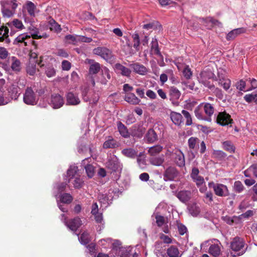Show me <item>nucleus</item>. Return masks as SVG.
<instances>
[{
  "label": "nucleus",
  "instance_id": "nucleus-5",
  "mask_svg": "<svg viewBox=\"0 0 257 257\" xmlns=\"http://www.w3.org/2000/svg\"><path fill=\"white\" fill-rule=\"evenodd\" d=\"M91 214L94 216V220L97 223V230L100 232L104 228V221L102 212H99L98 206L96 202L91 206Z\"/></svg>",
  "mask_w": 257,
  "mask_h": 257
},
{
  "label": "nucleus",
  "instance_id": "nucleus-33",
  "mask_svg": "<svg viewBox=\"0 0 257 257\" xmlns=\"http://www.w3.org/2000/svg\"><path fill=\"white\" fill-rule=\"evenodd\" d=\"M214 75V73L210 70L203 71L200 73V82L205 85L208 79L213 78Z\"/></svg>",
  "mask_w": 257,
  "mask_h": 257
},
{
  "label": "nucleus",
  "instance_id": "nucleus-14",
  "mask_svg": "<svg viewBox=\"0 0 257 257\" xmlns=\"http://www.w3.org/2000/svg\"><path fill=\"white\" fill-rule=\"evenodd\" d=\"M128 66L133 70L134 72L141 75H145L148 72V68L139 62H133L128 64Z\"/></svg>",
  "mask_w": 257,
  "mask_h": 257
},
{
  "label": "nucleus",
  "instance_id": "nucleus-10",
  "mask_svg": "<svg viewBox=\"0 0 257 257\" xmlns=\"http://www.w3.org/2000/svg\"><path fill=\"white\" fill-rule=\"evenodd\" d=\"M214 241V243L211 244L209 248V252L213 256H218L220 253V243L217 239H213L211 240H208L204 242L202 244V245H206L207 243H209L210 242L212 243Z\"/></svg>",
  "mask_w": 257,
  "mask_h": 257
},
{
  "label": "nucleus",
  "instance_id": "nucleus-42",
  "mask_svg": "<svg viewBox=\"0 0 257 257\" xmlns=\"http://www.w3.org/2000/svg\"><path fill=\"white\" fill-rule=\"evenodd\" d=\"M45 73L47 77H52L55 75L56 70L51 64H47L44 67Z\"/></svg>",
  "mask_w": 257,
  "mask_h": 257
},
{
  "label": "nucleus",
  "instance_id": "nucleus-29",
  "mask_svg": "<svg viewBox=\"0 0 257 257\" xmlns=\"http://www.w3.org/2000/svg\"><path fill=\"white\" fill-rule=\"evenodd\" d=\"M146 132V128L143 126L134 125L132 130L131 134L133 136L141 138Z\"/></svg>",
  "mask_w": 257,
  "mask_h": 257
},
{
  "label": "nucleus",
  "instance_id": "nucleus-3",
  "mask_svg": "<svg viewBox=\"0 0 257 257\" xmlns=\"http://www.w3.org/2000/svg\"><path fill=\"white\" fill-rule=\"evenodd\" d=\"M163 208V205L159 204L156 208L152 217H154L156 219V223L159 227H162V230L165 233L169 232V229L168 225V218L163 216L159 211L161 208Z\"/></svg>",
  "mask_w": 257,
  "mask_h": 257
},
{
  "label": "nucleus",
  "instance_id": "nucleus-61",
  "mask_svg": "<svg viewBox=\"0 0 257 257\" xmlns=\"http://www.w3.org/2000/svg\"><path fill=\"white\" fill-rule=\"evenodd\" d=\"M29 30L32 38L34 39H38L39 35L38 29L34 26H32L29 28Z\"/></svg>",
  "mask_w": 257,
  "mask_h": 257
},
{
  "label": "nucleus",
  "instance_id": "nucleus-63",
  "mask_svg": "<svg viewBox=\"0 0 257 257\" xmlns=\"http://www.w3.org/2000/svg\"><path fill=\"white\" fill-rule=\"evenodd\" d=\"M16 0H11L6 2L4 4L15 13V10L18 7Z\"/></svg>",
  "mask_w": 257,
  "mask_h": 257
},
{
  "label": "nucleus",
  "instance_id": "nucleus-43",
  "mask_svg": "<svg viewBox=\"0 0 257 257\" xmlns=\"http://www.w3.org/2000/svg\"><path fill=\"white\" fill-rule=\"evenodd\" d=\"M49 25L50 26V29L51 31H54L57 33L61 32L62 30L61 26L54 19H52L49 21Z\"/></svg>",
  "mask_w": 257,
  "mask_h": 257
},
{
  "label": "nucleus",
  "instance_id": "nucleus-40",
  "mask_svg": "<svg viewBox=\"0 0 257 257\" xmlns=\"http://www.w3.org/2000/svg\"><path fill=\"white\" fill-rule=\"evenodd\" d=\"M5 84L4 79H0V105H5L9 102V98H5L3 96L4 91L2 90L3 86Z\"/></svg>",
  "mask_w": 257,
  "mask_h": 257
},
{
  "label": "nucleus",
  "instance_id": "nucleus-38",
  "mask_svg": "<svg viewBox=\"0 0 257 257\" xmlns=\"http://www.w3.org/2000/svg\"><path fill=\"white\" fill-rule=\"evenodd\" d=\"M117 130L119 134L123 138H127L130 137V133L126 127L121 122H118L117 124Z\"/></svg>",
  "mask_w": 257,
  "mask_h": 257
},
{
  "label": "nucleus",
  "instance_id": "nucleus-51",
  "mask_svg": "<svg viewBox=\"0 0 257 257\" xmlns=\"http://www.w3.org/2000/svg\"><path fill=\"white\" fill-rule=\"evenodd\" d=\"M222 145L224 149L226 151L231 153L234 152L235 148L230 141H224L223 142Z\"/></svg>",
  "mask_w": 257,
  "mask_h": 257
},
{
  "label": "nucleus",
  "instance_id": "nucleus-47",
  "mask_svg": "<svg viewBox=\"0 0 257 257\" xmlns=\"http://www.w3.org/2000/svg\"><path fill=\"white\" fill-rule=\"evenodd\" d=\"M78 239L81 244L86 245L90 241V235L88 232H84L78 237Z\"/></svg>",
  "mask_w": 257,
  "mask_h": 257
},
{
  "label": "nucleus",
  "instance_id": "nucleus-36",
  "mask_svg": "<svg viewBox=\"0 0 257 257\" xmlns=\"http://www.w3.org/2000/svg\"><path fill=\"white\" fill-rule=\"evenodd\" d=\"M101 73L102 78L100 82L103 84H106L108 80L111 79L110 72L107 68L104 67L101 69Z\"/></svg>",
  "mask_w": 257,
  "mask_h": 257
},
{
  "label": "nucleus",
  "instance_id": "nucleus-57",
  "mask_svg": "<svg viewBox=\"0 0 257 257\" xmlns=\"http://www.w3.org/2000/svg\"><path fill=\"white\" fill-rule=\"evenodd\" d=\"M222 219L224 222L229 225H232L234 222H236L238 218L236 216H233L232 217L225 216L222 217Z\"/></svg>",
  "mask_w": 257,
  "mask_h": 257
},
{
  "label": "nucleus",
  "instance_id": "nucleus-7",
  "mask_svg": "<svg viewBox=\"0 0 257 257\" xmlns=\"http://www.w3.org/2000/svg\"><path fill=\"white\" fill-rule=\"evenodd\" d=\"M106 167L111 172H120L122 170V165L118 158L115 155H112L108 157Z\"/></svg>",
  "mask_w": 257,
  "mask_h": 257
},
{
  "label": "nucleus",
  "instance_id": "nucleus-53",
  "mask_svg": "<svg viewBox=\"0 0 257 257\" xmlns=\"http://www.w3.org/2000/svg\"><path fill=\"white\" fill-rule=\"evenodd\" d=\"M244 99L247 102H254L257 104V93L252 92L251 94H246L244 96Z\"/></svg>",
  "mask_w": 257,
  "mask_h": 257
},
{
  "label": "nucleus",
  "instance_id": "nucleus-37",
  "mask_svg": "<svg viewBox=\"0 0 257 257\" xmlns=\"http://www.w3.org/2000/svg\"><path fill=\"white\" fill-rule=\"evenodd\" d=\"M121 153L124 156L132 159H134L138 156L137 151L131 148L123 149L121 151Z\"/></svg>",
  "mask_w": 257,
  "mask_h": 257
},
{
  "label": "nucleus",
  "instance_id": "nucleus-41",
  "mask_svg": "<svg viewBox=\"0 0 257 257\" xmlns=\"http://www.w3.org/2000/svg\"><path fill=\"white\" fill-rule=\"evenodd\" d=\"M187 208L189 213L193 216H197L200 212V208L196 203L190 204Z\"/></svg>",
  "mask_w": 257,
  "mask_h": 257
},
{
  "label": "nucleus",
  "instance_id": "nucleus-50",
  "mask_svg": "<svg viewBox=\"0 0 257 257\" xmlns=\"http://www.w3.org/2000/svg\"><path fill=\"white\" fill-rule=\"evenodd\" d=\"M131 247H122L119 249L117 254L120 257H130Z\"/></svg>",
  "mask_w": 257,
  "mask_h": 257
},
{
  "label": "nucleus",
  "instance_id": "nucleus-62",
  "mask_svg": "<svg viewBox=\"0 0 257 257\" xmlns=\"http://www.w3.org/2000/svg\"><path fill=\"white\" fill-rule=\"evenodd\" d=\"M213 193L210 191L205 193L203 201L206 204H210L213 201Z\"/></svg>",
  "mask_w": 257,
  "mask_h": 257
},
{
  "label": "nucleus",
  "instance_id": "nucleus-11",
  "mask_svg": "<svg viewBox=\"0 0 257 257\" xmlns=\"http://www.w3.org/2000/svg\"><path fill=\"white\" fill-rule=\"evenodd\" d=\"M8 97L10 101L12 99L17 100L21 93V89L17 84H11L7 89Z\"/></svg>",
  "mask_w": 257,
  "mask_h": 257
},
{
  "label": "nucleus",
  "instance_id": "nucleus-13",
  "mask_svg": "<svg viewBox=\"0 0 257 257\" xmlns=\"http://www.w3.org/2000/svg\"><path fill=\"white\" fill-rule=\"evenodd\" d=\"M93 52L107 61L110 60L112 58L111 51L105 47H98L94 49Z\"/></svg>",
  "mask_w": 257,
  "mask_h": 257
},
{
  "label": "nucleus",
  "instance_id": "nucleus-16",
  "mask_svg": "<svg viewBox=\"0 0 257 257\" xmlns=\"http://www.w3.org/2000/svg\"><path fill=\"white\" fill-rule=\"evenodd\" d=\"M215 121L221 126H225L232 122L229 113H215Z\"/></svg>",
  "mask_w": 257,
  "mask_h": 257
},
{
  "label": "nucleus",
  "instance_id": "nucleus-55",
  "mask_svg": "<svg viewBox=\"0 0 257 257\" xmlns=\"http://www.w3.org/2000/svg\"><path fill=\"white\" fill-rule=\"evenodd\" d=\"M132 38L134 42L133 47L136 51H139L140 45V39L139 34L138 33L133 34Z\"/></svg>",
  "mask_w": 257,
  "mask_h": 257
},
{
  "label": "nucleus",
  "instance_id": "nucleus-45",
  "mask_svg": "<svg viewBox=\"0 0 257 257\" xmlns=\"http://www.w3.org/2000/svg\"><path fill=\"white\" fill-rule=\"evenodd\" d=\"M170 117L173 123L179 125L183 122V118L181 113H170Z\"/></svg>",
  "mask_w": 257,
  "mask_h": 257
},
{
  "label": "nucleus",
  "instance_id": "nucleus-56",
  "mask_svg": "<svg viewBox=\"0 0 257 257\" xmlns=\"http://www.w3.org/2000/svg\"><path fill=\"white\" fill-rule=\"evenodd\" d=\"M213 113H195L196 117L199 119L204 120L208 122L211 121V116Z\"/></svg>",
  "mask_w": 257,
  "mask_h": 257
},
{
  "label": "nucleus",
  "instance_id": "nucleus-20",
  "mask_svg": "<svg viewBox=\"0 0 257 257\" xmlns=\"http://www.w3.org/2000/svg\"><path fill=\"white\" fill-rule=\"evenodd\" d=\"M178 172L173 167L168 168L164 174V179L165 181L173 180L178 175Z\"/></svg>",
  "mask_w": 257,
  "mask_h": 257
},
{
  "label": "nucleus",
  "instance_id": "nucleus-25",
  "mask_svg": "<svg viewBox=\"0 0 257 257\" xmlns=\"http://www.w3.org/2000/svg\"><path fill=\"white\" fill-rule=\"evenodd\" d=\"M67 181L65 182H60L56 183L53 187V195L54 196H57L59 194L62 193L68 185Z\"/></svg>",
  "mask_w": 257,
  "mask_h": 257
},
{
  "label": "nucleus",
  "instance_id": "nucleus-49",
  "mask_svg": "<svg viewBox=\"0 0 257 257\" xmlns=\"http://www.w3.org/2000/svg\"><path fill=\"white\" fill-rule=\"evenodd\" d=\"M162 149V146L160 145H156L149 148L148 153L151 156H154L160 153Z\"/></svg>",
  "mask_w": 257,
  "mask_h": 257
},
{
  "label": "nucleus",
  "instance_id": "nucleus-27",
  "mask_svg": "<svg viewBox=\"0 0 257 257\" xmlns=\"http://www.w3.org/2000/svg\"><path fill=\"white\" fill-rule=\"evenodd\" d=\"M245 32V29L244 28H239L234 29L229 32L226 36L227 41L234 40L237 36Z\"/></svg>",
  "mask_w": 257,
  "mask_h": 257
},
{
  "label": "nucleus",
  "instance_id": "nucleus-22",
  "mask_svg": "<svg viewBox=\"0 0 257 257\" xmlns=\"http://www.w3.org/2000/svg\"><path fill=\"white\" fill-rule=\"evenodd\" d=\"M203 110L204 112H214V108L213 104L208 102H203L196 107L194 112H200Z\"/></svg>",
  "mask_w": 257,
  "mask_h": 257
},
{
  "label": "nucleus",
  "instance_id": "nucleus-30",
  "mask_svg": "<svg viewBox=\"0 0 257 257\" xmlns=\"http://www.w3.org/2000/svg\"><path fill=\"white\" fill-rule=\"evenodd\" d=\"M89 158L84 159L82 162V165L84 166L87 176L91 178L94 175V167L91 164H86Z\"/></svg>",
  "mask_w": 257,
  "mask_h": 257
},
{
  "label": "nucleus",
  "instance_id": "nucleus-15",
  "mask_svg": "<svg viewBox=\"0 0 257 257\" xmlns=\"http://www.w3.org/2000/svg\"><path fill=\"white\" fill-rule=\"evenodd\" d=\"M65 97L66 100V104L67 105L75 106L79 104L81 102L78 95L72 91L67 92L65 94Z\"/></svg>",
  "mask_w": 257,
  "mask_h": 257
},
{
  "label": "nucleus",
  "instance_id": "nucleus-8",
  "mask_svg": "<svg viewBox=\"0 0 257 257\" xmlns=\"http://www.w3.org/2000/svg\"><path fill=\"white\" fill-rule=\"evenodd\" d=\"M67 218L64 214L61 215L60 219L65 225L71 231L75 232L81 225V220L78 217H76L69 221L67 220Z\"/></svg>",
  "mask_w": 257,
  "mask_h": 257
},
{
  "label": "nucleus",
  "instance_id": "nucleus-23",
  "mask_svg": "<svg viewBox=\"0 0 257 257\" xmlns=\"http://www.w3.org/2000/svg\"><path fill=\"white\" fill-rule=\"evenodd\" d=\"M170 99L174 105H177L178 102L177 100L180 98L181 95L180 91L175 87H171L170 89Z\"/></svg>",
  "mask_w": 257,
  "mask_h": 257
},
{
  "label": "nucleus",
  "instance_id": "nucleus-12",
  "mask_svg": "<svg viewBox=\"0 0 257 257\" xmlns=\"http://www.w3.org/2000/svg\"><path fill=\"white\" fill-rule=\"evenodd\" d=\"M172 158L174 160L176 165L180 167L185 166V157L183 152L179 149H175L171 154Z\"/></svg>",
  "mask_w": 257,
  "mask_h": 257
},
{
  "label": "nucleus",
  "instance_id": "nucleus-52",
  "mask_svg": "<svg viewBox=\"0 0 257 257\" xmlns=\"http://www.w3.org/2000/svg\"><path fill=\"white\" fill-rule=\"evenodd\" d=\"M2 12L4 17L8 18L12 17L15 13L13 11L7 7L5 4L3 5V8H2Z\"/></svg>",
  "mask_w": 257,
  "mask_h": 257
},
{
  "label": "nucleus",
  "instance_id": "nucleus-31",
  "mask_svg": "<svg viewBox=\"0 0 257 257\" xmlns=\"http://www.w3.org/2000/svg\"><path fill=\"white\" fill-rule=\"evenodd\" d=\"M145 140L148 143H153L158 140V136L153 129L150 128L146 134Z\"/></svg>",
  "mask_w": 257,
  "mask_h": 257
},
{
  "label": "nucleus",
  "instance_id": "nucleus-35",
  "mask_svg": "<svg viewBox=\"0 0 257 257\" xmlns=\"http://www.w3.org/2000/svg\"><path fill=\"white\" fill-rule=\"evenodd\" d=\"M37 63V61H29L26 66V72L29 75L34 76L35 74Z\"/></svg>",
  "mask_w": 257,
  "mask_h": 257
},
{
  "label": "nucleus",
  "instance_id": "nucleus-2",
  "mask_svg": "<svg viewBox=\"0 0 257 257\" xmlns=\"http://www.w3.org/2000/svg\"><path fill=\"white\" fill-rule=\"evenodd\" d=\"M247 247L243 239L238 237H234L230 243V248L232 251L230 254L232 257H237L243 255L246 251Z\"/></svg>",
  "mask_w": 257,
  "mask_h": 257
},
{
  "label": "nucleus",
  "instance_id": "nucleus-26",
  "mask_svg": "<svg viewBox=\"0 0 257 257\" xmlns=\"http://www.w3.org/2000/svg\"><path fill=\"white\" fill-rule=\"evenodd\" d=\"M118 146L119 143L111 136L107 137L103 144V148L105 149H115Z\"/></svg>",
  "mask_w": 257,
  "mask_h": 257
},
{
  "label": "nucleus",
  "instance_id": "nucleus-19",
  "mask_svg": "<svg viewBox=\"0 0 257 257\" xmlns=\"http://www.w3.org/2000/svg\"><path fill=\"white\" fill-rule=\"evenodd\" d=\"M85 62L89 65L88 73L90 75L96 74L101 69L100 64L93 59H86Z\"/></svg>",
  "mask_w": 257,
  "mask_h": 257
},
{
  "label": "nucleus",
  "instance_id": "nucleus-21",
  "mask_svg": "<svg viewBox=\"0 0 257 257\" xmlns=\"http://www.w3.org/2000/svg\"><path fill=\"white\" fill-rule=\"evenodd\" d=\"M166 245L162 241L157 242L154 252L158 257H166Z\"/></svg>",
  "mask_w": 257,
  "mask_h": 257
},
{
  "label": "nucleus",
  "instance_id": "nucleus-17",
  "mask_svg": "<svg viewBox=\"0 0 257 257\" xmlns=\"http://www.w3.org/2000/svg\"><path fill=\"white\" fill-rule=\"evenodd\" d=\"M64 104L63 97L59 94H53L51 95L50 105L54 109H58L61 107Z\"/></svg>",
  "mask_w": 257,
  "mask_h": 257
},
{
  "label": "nucleus",
  "instance_id": "nucleus-34",
  "mask_svg": "<svg viewBox=\"0 0 257 257\" xmlns=\"http://www.w3.org/2000/svg\"><path fill=\"white\" fill-rule=\"evenodd\" d=\"M182 254L179 251L178 248L174 246L171 245L167 249L166 257H181Z\"/></svg>",
  "mask_w": 257,
  "mask_h": 257
},
{
  "label": "nucleus",
  "instance_id": "nucleus-59",
  "mask_svg": "<svg viewBox=\"0 0 257 257\" xmlns=\"http://www.w3.org/2000/svg\"><path fill=\"white\" fill-rule=\"evenodd\" d=\"M161 27L159 23L158 22H154L152 23H150L149 24H145L143 25V29L150 30V29H156L158 28V27Z\"/></svg>",
  "mask_w": 257,
  "mask_h": 257
},
{
  "label": "nucleus",
  "instance_id": "nucleus-60",
  "mask_svg": "<svg viewBox=\"0 0 257 257\" xmlns=\"http://www.w3.org/2000/svg\"><path fill=\"white\" fill-rule=\"evenodd\" d=\"M234 190L236 193H241L244 189V186L242 183L239 181H236L234 183Z\"/></svg>",
  "mask_w": 257,
  "mask_h": 257
},
{
  "label": "nucleus",
  "instance_id": "nucleus-28",
  "mask_svg": "<svg viewBox=\"0 0 257 257\" xmlns=\"http://www.w3.org/2000/svg\"><path fill=\"white\" fill-rule=\"evenodd\" d=\"M191 193L189 191L183 190L178 192L177 197L183 203H186L191 198Z\"/></svg>",
  "mask_w": 257,
  "mask_h": 257
},
{
  "label": "nucleus",
  "instance_id": "nucleus-54",
  "mask_svg": "<svg viewBox=\"0 0 257 257\" xmlns=\"http://www.w3.org/2000/svg\"><path fill=\"white\" fill-rule=\"evenodd\" d=\"M87 252L89 253L91 257H96V245L93 243H91L88 244L86 246Z\"/></svg>",
  "mask_w": 257,
  "mask_h": 257
},
{
  "label": "nucleus",
  "instance_id": "nucleus-46",
  "mask_svg": "<svg viewBox=\"0 0 257 257\" xmlns=\"http://www.w3.org/2000/svg\"><path fill=\"white\" fill-rule=\"evenodd\" d=\"M12 69L15 72H20L21 69L20 61L15 56L12 57Z\"/></svg>",
  "mask_w": 257,
  "mask_h": 257
},
{
  "label": "nucleus",
  "instance_id": "nucleus-24",
  "mask_svg": "<svg viewBox=\"0 0 257 257\" xmlns=\"http://www.w3.org/2000/svg\"><path fill=\"white\" fill-rule=\"evenodd\" d=\"M56 201L64 204H70L73 200V197L71 195L67 193H63L59 194L57 196H55Z\"/></svg>",
  "mask_w": 257,
  "mask_h": 257
},
{
  "label": "nucleus",
  "instance_id": "nucleus-6",
  "mask_svg": "<svg viewBox=\"0 0 257 257\" xmlns=\"http://www.w3.org/2000/svg\"><path fill=\"white\" fill-rule=\"evenodd\" d=\"M38 100L39 98L32 87H27L23 95V101L24 103L28 105H34L37 103Z\"/></svg>",
  "mask_w": 257,
  "mask_h": 257
},
{
  "label": "nucleus",
  "instance_id": "nucleus-18",
  "mask_svg": "<svg viewBox=\"0 0 257 257\" xmlns=\"http://www.w3.org/2000/svg\"><path fill=\"white\" fill-rule=\"evenodd\" d=\"M114 68L117 74H119L122 76H124L128 78L131 77L132 70L130 68H127L119 63H117L114 65Z\"/></svg>",
  "mask_w": 257,
  "mask_h": 257
},
{
  "label": "nucleus",
  "instance_id": "nucleus-58",
  "mask_svg": "<svg viewBox=\"0 0 257 257\" xmlns=\"http://www.w3.org/2000/svg\"><path fill=\"white\" fill-rule=\"evenodd\" d=\"M36 7L34 3L31 2H28L27 4V10L30 15L34 16L35 15V10Z\"/></svg>",
  "mask_w": 257,
  "mask_h": 257
},
{
  "label": "nucleus",
  "instance_id": "nucleus-44",
  "mask_svg": "<svg viewBox=\"0 0 257 257\" xmlns=\"http://www.w3.org/2000/svg\"><path fill=\"white\" fill-rule=\"evenodd\" d=\"M30 35H29L27 33H23L20 35H19L14 41L13 44L14 45H17L19 43H23L24 42L25 43V45L27 46V43L25 42V41L30 38Z\"/></svg>",
  "mask_w": 257,
  "mask_h": 257
},
{
  "label": "nucleus",
  "instance_id": "nucleus-1",
  "mask_svg": "<svg viewBox=\"0 0 257 257\" xmlns=\"http://www.w3.org/2000/svg\"><path fill=\"white\" fill-rule=\"evenodd\" d=\"M78 169L75 165H71L67 171L64 179L70 184H72L75 189L81 188L84 184V181L78 173Z\"/></svg>",
  "mask_w": 257,
  "mask_h": 257
},
{
  "label": "nucleus",
  "instance_id": "nucleus-64",
  "mask_svg": "<svg viewBox=\"0 0 257 257\" xmlns=\"http://www.w3.org/2000/svg\"><path fill=\"white\" fill-rule=\"evenodd\" d=\"M9 54L8 50L6 48L0 46V59L1 60L6 59Z\"/></svg>",
  "mask_w": 257,
  "mask_h": 257
},
{
  "label": "nucleus",
  "instance_id": "nucleus-9",
  "mask_svg": "<svg viewBox=\"0 0 257 257\" xmlns=\"http://www.w3.org/2000/svg\"><path fill=\"white\" fill-rule=\"evenodd\" d=\"M208 187L212 188L215 194L218 196H227L229 195V192L227 186L222 184L215 183L213 182L208 183Z\"/></svg>",
  "mask_w": 257,
  "mask_h": 257
},
{
  "label": "nucleus",
  "instance_id": "nucleus-4",
  "mask_svg": "<svg viewBox=\"0 0 257 257\" xmlns=\"http://www.w3.org/2000/svg\"><path fill=\"white\" fill-rule=\"evenodd\" d=\"M118 196V192L116 190L109 189L105 194L100 193L98 194V199L100 204L101 208L102 209H106L112 202L113 199Z\"/></svg>",
  "mask_w": 257,
  "mask_h": 257
},
{
  "label": "nucleus",
  "instance_id": "nucleus-32",
  "mask_svg": "<svg viewBox=\"0 0 257 257\" xmlns=\"http://www.w3.org/2000/svg\"><path fill=\"white\" fill-rule=\"evenodd\" d=\"M124 100L128 103L131 104H138L141 102L140 99L134 93H126Z\"/></svg>",
  "mask_w": 257,
  "mask_h": 257
},
{
  "label": "nucleus",
  "instance_id": "nucleus-48",
  "mask_svg": "<svg viewBox=\"0 0 257 257\" xmlns=\"http://www.w3.org/2000/svg\"><path fill=\"white\" fill-rule=\"evenodd\" d=\"M151 49L154 50L155 54L159 57H162V55L159 48L158 41L157 39L153 38L151 42Z\"/></svg>",
  "mask_w": 257,
  "mask_h": 257
},
{
  "label": "nucleus",
  "instance_id": "nucleus-39",
  "mask_svg": "<svg viewBox=\"0 0 257 257\" xmlns=\"http://www.w3.org/2000/svg\"><path fill=\"white\" fill-rule=\"evenodd\" d=\"M164 161V156H152L150 159V163L154 166H160L162 165Z\"/></svg>",
  "mask_w": 257,
  "mask_h": 257
}]
</instances>
